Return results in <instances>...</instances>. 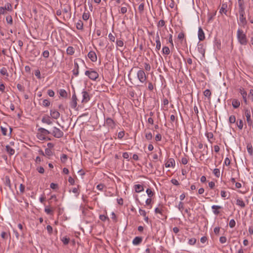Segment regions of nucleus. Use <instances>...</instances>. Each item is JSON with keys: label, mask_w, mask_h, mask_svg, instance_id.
Here are the masks:
<instances>
[{"label": "nucleus", "mask_w": 253, "mask_h": 253, "mask_svg": "<svg viewBox=\"0 0 253 253\" xmlns=\"http://www.w3.org/2000/svg\"><path fill=\"white\" fill-rule=\"evenodd\" d=\"M38 132L37 133V137L40 140H46V135L50 133V131L42 127L39 128L38 129Z\"/></svg>", "instance_id": "nucleus-1"}, {"label": "nucleus", "mask_w": 253, "mask_h": 253, "mask_svg": "<svg viewBox=\"0 0 253 253\" xmlns=\"http://www.w3.org/2000/svg\"><path fill=\"white\" fill-rule=\"evenodd\" d=\"M238 42L243 45H246L248 43L246 35L244 32L238 29Z\"/></svg>", "instance_id": "nucleus-2"}, {"label": "nucleus", "mask_w": 253, "mask_h": 253, "mask_svg": "<svg viewBox=\"0 0 253 253\" xmlns=\"http://www.w3.org/2000/svg\"><path fill=\"white\" fill-rule=\"evenodd\" d=\"M85 75L88 77V78L93 81H95L99 77L98 73L95 71L87 70L85 72Z\"/></svg>", "instance_id": "nucleus-3"}, {"label": "nucleus", "mask_w": 253, "mask_h": 253, "mask_svg": "<svg viewBox=\"0 0 253 253\" xmlns=\"http://www.w3.org/2000/svg\"><path fill=\"white\" fill-rule=\"evenodd\" d=\"M50 134H51L54 137L57 138H61L64 135L63 132L56 127H53V129L51 132L50 131Z\"/></svg>", "instance_id": "nucleus-4"}, {"label": "nucleus", "mask_w": 253, "mask_h": 253, "mask_svg": "<svg viewBox=\"0 0 253 253\" xmlns=\"http://www.w3.org/2000/svg\"><path fill=\"white\" fill-rule=\"evenodd\" d=\"M137 77L140 83H146L147 77L145 73L143 70H139V71H138L137 73Z\"/></svg>", "instance_id": "nucleus-5"}, {"label": "nucleus", "mask_w": 253, "mask_h": 253, "mask_svg": "<svg viewBox=\"0 0 253 253\" xmlns=\"http://www.w3.org/2000/svg\"><path fill=\"white\" fill-rule=\"evenodd\" d=\"M83 95L82 103H87L90 99L88 92L85 90H83L82 92Z\"/></svg>", "instance_id": "nucleus-6"}, {"label": "nucleus", "mask_w": 253, "mask_h": 253, "mask_svg": "<svg viewBox=\"0 0 253 253\" xmlns=\"http://www.w3.org/2000/svg\"><path fill=\"white\" fill-rule=\"evenodd\" d=\"M77 100H78V99H77V96H76L75 93H74L72 95V100L70 103V106L72 108L76 109L77 105Z\"/></svg>", "instance_id": "nucleus-7"}, {"label": "nucleus", "mask_w": 253, "mask_h": 253, "mask_svg": "<svg viewBox=\"0 0 253 253\" xmlns=\"http://www.w3.org/2000/svg\"><path fill=\"white\" fill-rule=\"evenodd\" d=\"M197 50L198 52L202 55L203 57H205V48L203 43L198 42L197 45Z\"/></svg>", "instance_id": "nucleus-8"}, {"label": "nucleus", "mask_w": 253, "mask_h": 253, "mask_svg": "<svg viewBox=\"0 0 253 253\" xmlns=\"http://www.w3.org/2000/svg\"><path fill=\"white\" fill-rule=\"evenodd\" d=\"M88 57L92 62H96L97 61V56L95 52L93 51H90L87 54Z\"/></svg>", "instance_id": "nucleus-9"}, {"label": "nucleus", "mask_w": 253, "mask_h": 253, "mask_svg": "<svg viewBox=\"0 0 253 253\" xmlns=\"http://www.w3.org/2000/svg\"><path fill=\"white\" fill-rule=\"evenodd\" d=\"M51 117L54 119H57L60 117V113L55 109H52L50 111Z\"/></svg>", "instance_id": "nucleus-10"}, {"label": "nucleus", "mask_w": 253, "mask_h": 253, "mask_svg": "<svg viewBox=\"0 0 253 253\" xmlns=\"http://www.w3.org/2000/svg\"><path fill=\"white\" fill-rule=\"evenodd\" d=\"M105 123L107 126L111 128H113L115 126L114 121L111 118H107L105 119Z\"/></svg>", "instance_id": "nucleus-11"}, {"label": "nucleus", "mask_w": 253, "mask_h": 253, "mask_svg": "<svg viewBox=\"0 0 253 253\" xmlns=\"http://www.w3.org/2000/svg\"><path fill=\"white\" fill-rule=\"evenodd\" d=\"M198 39L200 41L205 39V33L201 27H199L198 29Z\"/></svg>", "instance_id": "nucleus-12"}, {"label": "nucleus", "mask_w": 253, "mask_h": 253, "mask_svg": "<svg viewBox=\"0 0 253 253\" xmlns=\"http://www.w3.org/2000/svg\"><path fill=\"white\" fill-rule=\"evenodd\" d=\"M42 122L47 125H51L52 124V121L50 120L48 116H44L42 119Z\"/></svg>", "instance_id": "nucleus-13"}, {"label": "nucleus", "mask_w": 253, "mask_h": 253, "mask_svg": "<svg viewBox=\"0 0 253 253\" xmlns=\"http://www.w3.org/2000/svg\"><path fill=\"white\" fill-rule=\"evenodd\" d=\"M240 92L242 96V97L243 98L244 102L247 104V92L244 90L243 88H240L239 89Z\"/></svg>", "instance_id": "nucleus-14"}, {"label": "nucleus", "mask_w": 253, "mask_h": 253, "mask_svg": "<svg viewBox=\"0 0 253 253\" xmlns=\"http://www.w3.org/2000/svg\"><path fill=\"white\" fill-rule=\"evenodd\" d=\"M229 185L233 189L237 187V182L236 181L235 178H231L229 182Z\"/></svg>", "instance_id": "nucleus-15"}, {"label": "nucleus", "mask_w": 253, "mask_h": 253, "mask_svg": "<svg viewBox=\"0 0 253 253\" xmlns=\"http://www.w3.org/2000/svg\"><path fill=\"white\" fill-rule=\"evenodd\" d=\"M175 166L174 160L172 158L169 159L168 161L165 164L166 168L174 167Z\"/></svg>", "instance_id": "nucleus-16"}, {"label": "nucleus", "mask_w": 253, "mask_h": 253, "mask_svg": "<svg viewBox=\"0 0 253 253\" xmlns=\"http://www.w3.org/2000/svg\"><path fill=\"white\" fill-rule=\"evenodd\" d=\"M238 4L240 8L239 13H241L242 12V13H245L244 10L245 7L244 6L243 0H238Z\"/></svg>", "instance_id": "nucleus-17"}, {"label": "nucleus", "mask_w": 253, "mask_h": 253, "mask_svg": "<svg viewBox=\"0 0 253 253\" xmlns=\"http://www.w3.org/2000/svg\"><path fill=\"white\" fill-rule=\"evenodd\" d=\"M222 207L220 206L213 205L211 207V209L213 210V212L215 215H218L220 211H218L219 209H221Z\"/></svg>", "instance_id": "nucleus-18"}, {"label": "nucleus", "mask_w": 253, "mask_h": 253, "mask_svg": "<svg viewBox=\"0 0 253 253\" xmlns=\"http://www.w3.org/2000/svg\"><path fill=\"white\" fill-rule=\"evenodd\" d=\"M240 21L243 26L246 25L247 23L246 17H245V13H242V12L241 13H240Z\"/></svg>", "instance_id": "nucleus-19"}, {"label": "nucleus", "mask_w": 253, "mask_h": 253, "mask_svg": "<svg viewBox=\"0 0 253 253\" xmlns=\"http://www.w3.org/2000/svg\"><path fill=\"white\" fill-rule=\"evenodd\" d=\"M142 241V238L141 237H135L132 241V244L134 245H138Z\"/></svg>", "instance_id": "nucleus-20"}, {"label": "nucleus", "mask_w": 253, "mask_h": 253, "mask_svg": "<svg viewBox=\"0 0 253 253\" xmlns=\"http://www.w3.org/2000/svg\"><path fill=\"white\" fill-rule=\"evenodd\" d=\"M236 237L234 236H230L229 238V242L231 244V246L232 247H234L235 248H236L237 245H236Z\"/></svg>", "instance_id": "nucleus-21"}, {"label": "nucleus", "mask_w": 253, "mask_h": 253, "mask_svg": "<svg viewBox=\"0 0 253 253\" xmlns=\"http://www.w3.org/2000/svg\"><path fill=\"white\" fill-rule=\"evenodd\" d=\"M227 4L226 3H223L221 5V7L219 10V12L221 13H224L226 14L227 12Z\"/></svg>", "instance_id": "nucleus-22"}, {"label": "nucleus", "mask_w": 253, "mask_h": 253, "mask_svg": "<svg viewBox=\"0 0 253 253\" xmlns=\"http://www.w3.org/2000/svg\"><path fill=\"white\" fill-rule=\"evenodd\" d=\"M135 191L137 193H139L144 190L143 187L140 184H136L134 185Z\"/></svg>", "instance_id": "nucleus-23"}, {"label": "nucleus", "mask_w": 253, "mask_h": 253, "mask_svg": "<svg viewBox=\"0 0 253 253\" xmlns=\"http://www.w3.org/2000/svg\"><path fill=\"white\" fill-rule=\"evenodd\" d=\"M122 5H124V6H122L121 8L120 12L121 14H125L127 12V6H128V4L126 3L125 2H124L122 4Z\"/></svg>", "instance_id": "nucleus-24"}, {"label": "nucleus", "mask_w": 253, "mask_h": 253, "mask_svg": "<svg viewBox=\"0 0 253 253\" xmlns=\"http://www.w3.org/2000/svg\"><path fill=\"white\" fill-rule=\"evenodd\" d=\"M6 151L10 156L13 155L15 153V150L9 145L6 146Z\"/></svg>", "instance_id": "nucleus-25"}, {"label": "nucleus", "mask_w": 253, "mask_h": 253, "mask_svg": "<svg viewBox=\"0 0 253 253\" xmlns=\"http://www.w3.org/2000/svg\"><path fill=\"white\" fill-rule=\"evenodd\" d=\"M204 95L207 97L208 100H210L211 99V92L210 89H207L204 91Z\"/></svg>", "instance_id": "nucleus-26"}, {"label": "nucleus", "mask_w": 253, "mask_h": 253, "mask_svg": "<svg viewBox=\"0 0 253 253\" xmlns=\"http://www.w3.org/2000/svg\"><path fill=\"white\" fill-rule=\"evenodd\" d=\"M84 23L81 20H79L76 23V28L78 30L83 29Z\"/></svg>", "instance_id": "nucleus-27"}, {"label": "nucleus", "mask_w": 253, "mask_h": 253, "mask_svg": "<svg viewBox=\"0 0 253 253\" xmlns=\"http://www.w3.org/2000/svg\"><path fill=\"white\" fill-rule=\"evenodd\" d=\"M66 52L67 54L72 55L75 52L74 48L72 46H69L67 48Z\"/></svg>", "instance_id": "nucleus-28"}, {"label": "nucleus", "mask_w": 253, "mask_h": 253, "mask_svg": "<svg viewBox=\"0 0 253 253\" xmlns=\"http://www.w3.org/2000/svg\"><path fill=\"white\" fill-rule=\"evenodd\" d=\"M44 211L46 214H47L48 215H53V210L50 209L49 207H48V206H46L45 207Z\"/></svg>", "instance_id": "nucleus-29"}, {"label": "nucleus", "mask_w": 253, "mask_h": 253, "mask_svg": "<svg viewBox=\"0 0 253 253\" xmlns=\"http://www.w3.org/2000/svg\"><path fill=\"white\" fill-rule=\"evenodd\" d=\"M163 53L166 55H169L170 53L169 48L168 46H164L162 49Z\"/></svg>", "instance_id": "nucleus-30"}, {"label": "nucleus", "mask_w": 253, "mask_h": 253, "mask_svg": "<svg viewBox=\"0 0 253 253\" xmlns=\"http://www.w3.org/2000/svg\"><path fill=\"white\" fill-rule=\"evenodd\" d=\"M59 94L61 96L66 98L67 97V93L65 89H61L59 90Z\"/></svg>", "instance_id": "nucleus-31"}, {"label": "nucleus", "mask_w": 253, "mask_h": 253, "mask_svg": "<svg viewBox=\"0 0 253 253\" xmlns=\"http://www.w3.org/2000/svg\"><path fill=\"white\" fill-rule=\"evenodd\" d=\"M5 185L7 186L9 188H11L10 180L8 176L5 177Z\"/></svg>", "instance_id": "nucleus-32"}, {"label": "nucleus", "mask_w": 253, "mask_h": 253, "mask_svg": "<svg viewBox=\"0 0 253 253\" xmlns=\"http://www.w3.org/2000/svg\"><path fill=\"white\" fill-rule=\"evenodd\" d=\"M6 21L8 24L12 25L13 23L12 17L10 15L6 17Z\"/></svg>", "instance_id": "nucleus-33"}, {"label": "nucleus", "mask_w": 253, "mask_h": 253, "mask_svg": "<svg viewBox=\"0 0 253 253\" xmlns=\"http://www.w3.org/2000/svg\"><path fill=\"white\" fill-rule=\"evenodd\" d=\"M163 211V206H161L160 208H156L155 209V212L156 213H160L162 215Z\"/></svg>", "instance_id": "nucleus-34"}, {"label": "nucleus", "mask_w": 253, "mask_h": 253, "mask_svg": "<svg viewBox=\"0 0 253 253\" xmlns=\"http://www.w3.org/2000/svg\"><path fill=\"white\" fill-rule=\"evenodd\" d=\"M0 73L2 75H5L6 76H8V74L7 73V70L5 68L3 67L0 70Z\"/></svg>", "instance_id": "nucleus-35"}, {"label": "nucleus", "mask_w": 253, "mask_h": 253, "mask_svg": "<svg viewBox=\"0 0 253 253\" xmlns=\"http://www.w3.org/2000/svg\"><path fill=\"white\" fill-rule=\"evenodd\" d=\"M61 241L64 245H67L69 242L70 238L67 237H64L61 239Z\"/></svg>", "instance_id": "nucleus-36"}, {"label": "nucleus", "mask_w": 253, "mask_h": 253, "mask_svg": "<svg viewBox=\"0 0 253 253\" xmlns=\"http://www.w3.org/2000/svg\"><path fill=\"white\" fill-rule=\"evenodd\" d=\"M116 45L117 47H123L124 46V42L123 41L121 40H117L116 41Z\"/></svg>", "instance_id": "nucleus-37"}, {"label": "nucleus", "mask_w": 253, "mask_h": 253, "mask_svg": "<svg viewBox=\"0 0 253 253\" xmlns=\"http://www.w3.org/2000/svg\"><path fill=\"white\" fill-rule=\"evenodd\" d=\"M89 12H84L83 14V19L85 20V21H86L88 19H89Z\"/></svg>", "instance_id": "nucleus-38"}, {"label": "nucleus", "mask_w": 253, "mask_h": 253, "mask_svg": "<svg viewBox=\"0 0 253 253\" xmlns=\"http://www.w3.org/2000/svg\"><path fill=\"white\" fill-rule=\"evenodd\" d=\"M67 158L66 154H63L60 157V160L62 163H65L67 160Z\"/></svg>", "instance_id": "nucleus-39"}, {"label": "nucleus", "mask_w": 253, "mask_h": 253, "mask_svg": "<svg viewBox=\"0 0 253 253\" xmlns=\"http://www.w3.org/2000/svg\"><path fill=\"white\" fill-rule=\"evenodd\" d=\"M247 150L248 153L251 155H252L253 153V147L251 144H248L247 145Z\"/></svg>", "instance_id": "nucleus-40"}, {"label": "nucleus", "mask_w": 253, "mask_h": 253, "mask_svg": "<svg viewBox=\"0 0 253 253\" xmlns=\"http://www.w3.org/2000/svg\"><path fill=\"white\" fill-rule=\"evenodd\" d=\"M229 123L231 124H234L236 122V117L234 115H231L229 118Z\"/></svg>", "instance_id": "nucleus-41"}, {"label": "nucleus", "mask_w": 253, "mask_h": 253, "mask_svg": "<svg viewBox=\"0 0 253 253\" xmlns=\"http://www.w3.org/2000/svg\"><path fill=\"white\" fill-rule=\"evenodd\" d=\"M178 210L182 212L183 209H184V204L181 201H180L177 206H176Z\"/></svg>", "instance_id": "nucleus-42"}, {"label": "nucleus", "mask_w": 253, "mask_h": 253, "mask_svg": "<svg viewBox=\"0 0 253 253\" xmlns=\"http://www.w3.org/2000/svg\"><path fill=\"white\" fill-rule=\"evenodd\" d=\"M213 174L214 175L217 177H219L220 176V170L218 169H213Z\"/></svg>", "instance_id": "nucleus-43"}, {"label": "nucleus", "mask_w": 253, "mask_h": 253, "mask_svg": "<svg viewBox=\"0 0 253 253\" xmlns=\"http://www.w3.org/2000/svg\"><path fill=\"white\" fill-rule=\"evenodd\" d=\"M245 114H246V116L247 117V121L248 123H249L251 121L250 112H249L248 110H247L246 111Z\"/></svg>", "instance_id": "nucleus-44"}, {"label": "nucleus", "mask_w": 253, "mask_h": 253, "mask_svg": "<svg viewBox=\"0 0 253 253\" xmlns=\"http://www.w3.org/2000/svg\"><path fill=\"white\" fill-rule=\"evenodd\" d=\"M79 187H80V186L78 185L77 187H75V188H73V189H72V192L76 194L77 195V196L80 194V192L79 190Z\"/></svg>", "instance_id": "nucleus-45"}, {"label": "nucleus", "mask_w": 253, "mask_h": 253, "mask_svg": "<svg viewBox=\"0 0 253 253\" xmlns=\"http://www.w3.org/2000/svg\"><path fill=\"white\" fill-rule=\"evenodd\" d=\"M1 131L3 135H7V128L5 127L1 126H0Z\"/></svg>", "instance_id": "nucleus-46"}, {"label": "nucleus", "mask_w": 253, "mask_h": 253, "mask_svg": "<svg viewBox=\"0 0 253 253\" xmlns=\"http://www.w3.org/2000/svg\"><path fill=\"white\" fill-rule=\"evenodd\" d=\"M196 242V239L195 238L189 239L188 244L190 245H194Z\"/></svg>", "instance_id": "nucleus-47"}, {"label": "nucleus", "mask_w": 253, "mask_h": 253, "mask_svg": "<svg viewBox=\"0 0 253 253\" xmlns=\"http://www.w3.org/2000/svg\"><path fill=\"white\" fill-rule=\"evenodd\" d=\"M146 193H147V194L148 196L150 198H151V197H152V196H153V195H154L153 192H152V191L151 190V189H150V188H148V189H147V190H146Z\"/></svg>", "instance_id": "nucleus-48"}, {"label": "nucleus", "mask_w": 253, "mask_h": 253, "mask_svg": "<svg viewBox=\"0 0 253 253\" xmlns=\"http://www.w3.org/2000/svg\"><path fill=\"white\" fill-rule=\"evenodd\" d=\"M144 68L146 71H149L151 70V66L148 63H144Z\"/></svg>", "instance_id": "nucleus-49"}, {"label": "nucleus", "mask_w": 253, "mask_h": 253, "mask_svg": "<svg viewBox=\"0 0 253 253\" xmlns=\"http://www.w3.org/2000/svg\"><path fill=\"white\" fill-rule=\"evenodd\" d=\"M50 105V102L47 99H44L42 101V105L45 107L49 106Z\"/></svg>", "instance_id": "nucleus-50"}, {"label": "nucleus", "mask_w": 253, "mask_h": 253, "mask_svg": "<svg viewBox=\"0 0 253 253\" xmlns=\"http://www.w3.org/2000/svg\"><path fill=\"white\" fill-rule=\"evenodd\" d=\"M3 7L6 10H8V11L11 10V4L9 3H7V4H6L5 5L4 7Z\"/></svg>", "instance_id": "nucleus-51"}, {"label": "nucleus", "mask_w": 253, "mask_h": 253, "mask_svg": "<svg viewBox=\"0 0 253 253\" xmlns=\"http://www.w3.org/2000/svg\"><path fill=\"white\" fill-rule=\"evenodd\" d=\"M145 138L148 140H150L152 138V134L151 132L146 133L145 134Z\"/></svg>", "instance_id": "nucleus-52"}, {"label": "nucleus", "mask_w": 253, "mask_h": 253, "mask_svg": "<svg viewBox=\"0 0 253 253\" xmlns=\"http://www.w3.org/2000/svg\"><path fill=\"white\" fill-rule=\"evenodd\" d=\"M165 25V21L164 20H160L157 25L158 27H163Z\"/></svg>", "instance_id": "nucleus-53"}, {"label": "nucleus", "mask_w": 253, "mask_h": 253, "mask_svg": "<svg viewBox=\"0 0 253 253\" xmlns=\"http://www.w3.org/2000/svg\"><path fill=\"white\" fill-rule=\"evenodd\" d=\"M17 87L20 91H21V92L24 91V87L21 84H17Z\"/></svg>", "instance_id": "nucleus-54"}, {"label": "nucleus", "mask_w": 253, "mask_h": 253, "mask_svg": "<svg viewBox=\"0 0 253 253\" xmlns=\"http://www.w3.org/2000/svg\"><path fill=\"white\" fill-rule=\"evenodd\" d=\"M156 42V50L158 51L161 48V41Z\"/></svg>", "instance_id": "nucleus-55"}, {"label": "nucleus", "mask_w": 253, "mask_h": 253, "mask_svg": "<svg viewBox=\"0 0 253 253\" xmlns=\"http://www.w3.org/2000/svg\"><path fill=\"white\" fill-rule=\"evenodd\" d=\"M236 222L234 219H231L229 221V225L231 228H233L235 226Z\"/></svg>", "instance_id": "nucleus-56"}, {"label": "nucleus", "mask_w": 253, "mask_h": 253, "mask_svg": "<svg viewBox=\"0 0 253 253\" xmlns=\"http://www.w3.org/2000/svg\"><path fill=\"white\" fill-rule=\"evenodd\" d=\"M108 38L110 41L114 42L115 40V37L113 36L111 33L109 34Z\"/></svg>", "instance_id": "nucleus-57"}, {"label": "nucleus", "mask_w": 253, "mask_h": 253, "mask_svg": "<svg viewBox=\"0 0 253 253\" xmlns=\"http://www.w3.org/2000/svg\"><path fill=\"white\" fill-rule=\"evenodd\" d=\"M99 219L103 221H105L106 219L109 220V218L105 215H100Z\"/></svg>", "instance_id": "nucleus-58"}, {"label": "nucleus", "mask_w": 253, "mask_h": 253, "mask_svg": "<svg viewBox=\"0 0 253 253\" xmlns=\"http://www.w3.org/2000/svg\"><path fill=\"white\" fill-rule=\"evenodd\" d=\"M37 171L40 173H43L44 172V169L42 167H39L37 168Z\"/></svg>", "instance_id": "nucleus-59"}, {"label": "nucleus", "mask_w": 253, "mask_h": 253, "mask_svg": "<svg viewBox=\"0 0 253 253\" xmlns=\"http://www.w3.org/2000/svg\"><path fill=\"white\" fill-rule=\"evenodd\" d=\"M44 58H48L49 55V52L48 50H44L42 54Z\"/></svg>", "instance_id": "nucleus-60"}, {"label": "nucleus", "mask_w": 253, "mask_h": 253, "mask_svg": "<svg viewBox=\"0 0 253 253\" xmlns=\"http://www.w3.org/2000/svg\"><path fill=\"white\" fill-rule=\"evenodd\" d=\"M47 94L50 97H53L54 95V92L52 89H48L47 90Z\"/></svg>", "instance_id": "nucleus-61"}, {"label": "nucleus", "mask_w": 253, "mask_h": 253, "mask_svg": "<svg viewBox=\"0 0 253 253\" xmlns=\"http://www.w3.org/2000/svg\"><path fill=\"white\" fill-rule=\"evenodd\" d=\"M71 6L70 5H68L66 7H65L63 11L64 13H67L69 11H71Z\"/></svg>", "instance_id": "nucleus-62"}, {"label": "nucleus", "mask_w": 253, "mask_h": 253, "mask_svg": "<svg viewBox=\"0 0 253 253\" xmlns=\"http://www.w3.org/2000/svg\"><path fill=\"white\" fill-rule=\"evenodd\" d=\"M58 187V184L54 183H51L50 185V187L52 189H56Z\"/></svg>", "instance_id": "nucleus-63"}, {"label": "nucleus", "mask_w": 253, "mask_h": 253, "mask_svg": "<svg viewBox=\"0 0 253 253\" xmlns=\"http://www.w3.org/2000/svg\"><path fill=\"white\" fill-rule=\"evenodd\" d=\"M248 97L253 101V89H250Z\"/></svg>", "instance_id": "nucleus-64"}]
</instances>
